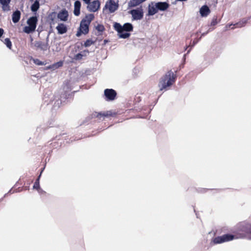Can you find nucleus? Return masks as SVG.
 <instances>
[{"label": "nucleus", "instance_id": "obj_1", "mask_svg": "<svg viewBox=\"0 0 251 251\" xmlns=\"http://www.w3.org/2000/svg\"><path fill=\"white\" fill-rule=\"evenodd\" d=\"M114 27L118 32L119 37L123 39L128 38L130 35L128 32L132 31L133 29L132 25L129 23H125L123 25L120 23H115Z\"/></svg>", "mask_w": 251, "mask_h": 251}, {"label": "nucleus", "instance_id": "obj_2", "mask_svg": "<svg viewBox=\"0 0 251 251\" xmlns=\"http://www.w3.org/2000/svg\"><path fill=\"white\" fill-rule=\"evenodd\" d=\"M176 75L171 71H168L165 75L162 76L159 83L160 90L162 91L167 87L171 86L175 81Z\"/></svg>", "mask_w": 251, "mask_h": 251}, {"label": "nucleus", "instance_id": "obj_3", "mask_svg": "<svg viewBox=\"0 0 251 251\" xmlns=\"http://www.w3.org/2000/svg\"><path fill=\"white\" fill-rule=\"evenodd\" d=\"M94 19L93 14L86 15L80 22V26L76 36L79 37L82 34H86L89 32V25L91 21Z\"/></svg>", "mask_w": 251, "mask_h": 251}, {"label": "nucleus", "instance_id": "obj_4", "mask_svg": "<svg viewBox=\"0 0 251 251\" xmlns=\"http://www.w3.org/2000/svg\"><path fill=\"white\" fill-rule=\"evenodd\" d=\"M235 235L231 234H226L222 236L215 237L213 239L212 242L214 244H221L224 242L232 241L234 239H237Z\"/></svg>", "mask_w": 251, "mask_h": 251}, {"label": "nucleus", "instance_id": "obj_5", "mask_svg": "<svg viewBox=\"0 0 251 251\" xmlns=\"http://www.w3.org/2000/svg\"><path fill=\"white\" fill-rule=\"evenodd\" d=\"M119 7V0L115 1L114 0H108L103 8V11L105 9L108 10L109 13H113L117 11Z\"/></svg>", "mask_w": 251, "mask_h": 251}, {"label": "nucleus", "instance_id": "obj_6", "mask_svg": "<svg viewBox=\"0 0 251 251\" xmlns=\"http://www.w3.org/2000/svg\"><path fill=\"white\" fill-rule=\"evenodd\" d=\"M69 95L66 92L61 94L60 95L56 94L54 96V99L52 101H55L53 104L54 108H59L62 103L65 102L66 100L69 98Z\"/></svg>", "mask_w": 251, "mask_h": 251}, {"label": "nucleus", "instance_id": "obj_7", "mask_svg": "<svg viewBox=\"0 0 251 251\" xmlns=\"http://www.w3.org/2000/svg\"><path fill=\"white\" fill-rule=\"evenodd\" d=\"M49 36V35L48 34L46 38L45 43L40 41H36L32 43L34 47L36 48V50L39 49L42 51H46L47 50L49 49L50 47L48 43Z\"/></svg>", "mask_w": 251, "mask_h": 251}, {"label": "nucleus", "instance_id": "obj_8", "mask_svg": "<svg viewBox=\"0 0 251 251\" xmlns=\"http://www.w3.org/2000/svg\"><path fill=\"white\" fill-rule=\"evenodd\" d=\"M133 20H140L143 18L144 12L142 7L132 9L129 11Z\"/></svg>", "mask_w": 251, "mask_h": 251}, {"label": "nucleus", "instance_id": "obj_9", "mask_svg": "<svg viewBox=\"0 0 251 251\" xmlns=\"http://www.w3.org/2000/svg\"><path fill=\"white\" fill-rule=\"evenodd\" d=\"M104 95L106 101H112L115 99L117 92L113 89H106L104 91Z\"/></svg>", "mask_w": 251, "mask_h": 251}, {"label": "nucleus", "instance_id": "obj_10", "mask_svg": "<svg viewBox=\"0 0 251 251\" xmlns=\"http://www.w3.org/2000/svg\"><path fill=\"white\" fill-rule=\"evenodd\" d=\"M100 4V2L99 0H94L88 4L87 9L90 12H95L99 9Z\"/></svg>", "mask_w": 251, "mask_h": 251}, {"label": "nucleus", "instance_id": "obj_11", "mask_svg": "<svg viewBox=\"0 0 251 251\" xmlns=\"http://www.w3.org/2000/svg\"><path fill=\"white\" fill-rule=\"evenodd\" d=\"M157 11H165L169 7V4L167 2H157L155 3Z\"/></svg>", "mask_w": 251, "mask_h": 251}, {"label": "nucleus", "instance_id": "obj_12", "mask_svg": "<svg viewBox=\"0 0 251 251\" xmlns=\"http://www.w3.org/2000/svg\"><path fill=\"white\" fill-rule=\"evenodd\" d=\"M11 0H0V4L1 5V9L4 12L10 10L9 4Z\"/></svg>", "mask_w": 251, "mask_h": 251}, {"label": "nucleus", "instance_id": "obj_13", "mask_svg": "<svg viewBox=\"0 0 251 251\" xmlns=\"http://www.w3.org/2000/svg\"><path fill=\"white\" fill-rule=\"evenodd\" d=\"M68 16L69 15L67 10L65 9H63L58 13L57 17L61 21L65 22L67 21Z\"/></svg>", "mask_w": 251, "mask_h": 251}, {"label": "nucleus", "instance_id": "obj_14", "mask_svg": "<svg viewBox=\"0 0 251 251\" xmlns=\"http://www.w3.org/2000/svg\"><path fill=\"white\" fill-rule=\"evenodd\" d=\"M96 116L100 119V120H101V118L103 119L105 117L108 118L110 116H112L113 115H115L116 114L112 113L111 111H107L106 112H100V113H96Z\"/></svg>", "mask_w": 251, "mask_h": 251}, {"label": "nucleus", "instance_id": "obj_15", "mask_svg": "<svg viewBox=\"0 0 251 251\" xmlns=\"http://www.w3.org/2000/svg\"><path fill=\"white\" fill-rule=\"evenodd\" d=\"M210 13V10L206 5H203L200 9V13L202 17H206Z\"/></svg>", "mask_w": 251, "mask_h": 251}, {"label": "nucleus", "instance_id": "obj_16", "mask_svg": "<svg viewBox=\"0 0 251 251\" xmlns=\"http://www.w3.org/2000/svg\"><path fill=\"white\" fill-rule=\"evenodd\" d=\"M56 28L59 34H63L67 31V26L63 23L59 24Z\"/></svg>", "mask_w": 251, "mask_h": 251}, {"label": "nucleus", "instance_id": "obj_17", "mask_svg": "<svg viewBox=\"0 0 251 251\" xmlns=\"http://www.w3.org/2000/svg\"><path fill=\"white\" fill-rule=\"evenodd\" d=\"M80 7H81L80 1L78 0H76L74 3V14L75 16H78L79 15Z\"/></svg>", "mask_w": 251, "mask_h": 251}, {"label": "nucleus", "instance_id": "obj_18", "mask_svg": "<svg viewBox=\"0 0 251 251\" xmlns=\"http://www.w3.org/2000/svg\"><path fill=\"white\" fill-rule=\"evenodd\" d=\"M251 17L248 18H243L239 22L234 24L235 28H241L245 26L246 24L248 23V21L250 19Z\"/></svg>", "mask_w": 251, "mask_h": 251}, {"label": "nucleus", "instance_id": "obj_19", "mask_svg": "<svg viewBox=\"0 0 251 251\" xmlns=\"http://www.w3.org/2000/svg\"><path fill=\"white\" fill-rule=\"evenodd\" d=\"M38 19L36 16H32L30 17L27 21L28 25L31 26L36 28Z\"/></svg>", "mask_w": 251, "mask_h": 251}, {"label": "nucleus", "instance_id": "obj_20", "mask_svg": "<svg viewBox=\"0 0 251 251\" xmlns=\"http://www.w3.org/2000/svg\"><path fill=\"white\" fill-rule=\"evenodd\" d=\"M20 18L21 12L19 10H16L13 13L12 19L14 23H17L19 21Z\"/></svg>", "mask_w": 251, "mask_h": 251}, {"label": "nucleus", "instance_id": "obj_21", "mask_svg": "<svg viewBox=\"0 0 251 251\" xmlns=\"http://www.w3.org/2000/svg\"><path fill=\"white\" fill-rule=\"evenodd\" d=\"M158 12L156 4L154 5L151 6L149 4L148 6V16H152Z\"/></svg>", "mask_w": 251, "mask_h": 251}, {"label": "nucleus", "instance_id": "obj_22", "mask_svg": "<svg viewBox=\"0 0 251 251\" xmlns=\"http://www.w3.org/2000/svg\"><path fill=\"white\" fill-rule=\"evenodd\" d=\"M63 62L62 61H58L56 63H55L50 66H49L48 68V69H52L53 70H54L55 69H57L63 66Z\"/></svg>", "mask_w": 251, "mask_h": 251}, {"label": "nucleus", "instance_id": "obj_23", "mask_svg": "<svg viewBox=\"0 0 251 251\" xmlns=\"http://www.w3.org/2000/svg\"><path fill=\"white\" fill-rule=\"evenodd\" d=\"M40 7L39 1L35 0L31 6V10L33 12H36Z\"/></svg>", "mask_w": 251, "mask_h": 251}, {"label": "nucleus", "instance_id": "obj_24", "mask_svg": "<svg viewBox=\"0 0 251 251\" xmlns=\"http://www.w3.org/2000/svg\"><path fill=\"white\" fill-rule=\"evenodd\" d=\"M201 37H200L199 38H195L192 43H191V44L189 46H186V48H185V50H186L189 47H190V49L188 50L187 51V53H188L190 52L191 50L192 49V48L193 47H194L198 43V42L201 40Z\"/></svg>", "mask_w": 251, "mask_h": 251}, {"label": "nucleus", "instance_id": "obj_25", "mask_svg": "<svg viewBox=\"0 0 251 251\" xmlns=\"http://www.w3.org/2000/svg\"><path fill=\"white\" fill-rule=\"evenodd\" d=\"M35 29V27L30 25L25 26L24 28V31L26 33L29 34L34 32Z\"/></svg>", "mask_w": 251, "mask_h": 251}, {"label": "nucleus", "instance_id": "obj_26", "mask_svg": "<svg viewBox=\"0 0 251 251\" xmlns=\"http://www.w3.org/2000/svg\"><path fill=\"white\" fill-rule=\"evenodd\" d=\"M3 43L6 46V47L11 49L12 47V43L9 38H5L4 41H3Z\"/></svg>", "mask_w": 251, "mask_h": 251}, {"label": "nucleus", "instance_id": "obj_27", "mask_svg": "<svg viewBox=\"0 0 251 251\" xmlns=\"http://www.w3.org/2000/svg\"><path fill=\"white\" fill-rule=\"evenodd\" d=\"M95 43L94 41H92L91 39H87L84 43V46L85 47H88L94 44Z\"/></svg>", "mask_w": 251, "mask_h": 251}, {"label": "nucleus", "instance_id": "obj_28", "mask_svg": "<svg viewBox=\"0 0 251 251\" xmlns=\"http://www.w3.org/2000/svg\"><path fill=\"white\" fill-rule=\"evenodd\" d=\"M96 29L99 32H102L104 30V27L102 25L98 24L96 26Z\"/></svg>", "mask_w": 251, "mask_h": 251}, {"label": "nucleus", "instance_id": "obj_29", "mask_svg": "<svg viewBox=\"0 0 251 251\" xmlns=\"http://www.w3.org/2000/svg\"><path fill=\"white\" fill-rule=\"evenodd\" d=\"M244 231L247 233L251 234V225H246L245 229Z\"/></svg>", "mask_w": 251, "mask_h": 251}, {"label": "nucleus", "instance_id": "obj_30", "mask_svg": "<svg viewBox=\"0 0 251 251\" xmlns=\"http://www.w3.org/2000/svg\"><path fill=\"white\" fill-rule=\"evenodd\" d=\"M218 23V21L217 20V17L216 16H214L211 22L210 25L211 26H214L216 25H217Z\"/></svg>", "mask_w": 251, "mask_h": 251}, {"label": "nucleus", "instance_id": "obj_31", "mask_svg": "<svg viewBox=\"0 0 251 251\" xmlns=\"http://www.w3.org/2000/svg\"><path fill=\"white\" fill-rule=\"evenodd\" d=\"M33 189H36L37 191L40 188V183L39 182H38V180H36L33 186Z\"/></svg>", "mask_w": 251, "mask_h": 251}, {"label": "nucleus", "instance_id": "obj_32", "mask_svg": "<svg viewBox=\"0 0 251 251\" xmlns=\"http://www.w3.org/2000/svg\"><path fill=\"white\" fill-rule=\"evenodd\" d=\"M84 55L81 53H78L75 56V59L76 60H80L82 59Z\"/></svg>", "mask_w": 251, "mask_h": 251}, {"label": "nucleus", "instance_id": "obj_33", "mask_svg": "<svg viewBox=\"0 0 251 251\" xmlns=\"http://www.w3.org/2000/svg\"><path fill=\"white\" fill-rule=\"evenodd\" d=\"M34 62L35 64H36L37 65H43L44 64V63L43 62H42L41 61H40V60H39L38 59H34Z\"/></svg>", "mask_w": 251, "mask_h": 251}, {"label": "nucleus", "instance_id": "obj_34", "mask_svg": "<svg viewBox=\"0 0 251 251\" xmlns=\"http://www.w3.org/2000/svg\"><path fill=\"white\" fill-rule=\"evenodd\" d=\"M20 190H18V191H16V190H13V188L11 189L7 193L5 194L4 195V197H5L8 194H13L14 193H16V192H20Z\"/></svg>", "mask_w": 251, "mask_h": 251}, {"label": "nucleus", "instance_id": "obj_35", "mask_svg": "<svg viewBox=\"0 0 251 251\" xmlns=\"http://www.w3.org/2000/svg\"><path fill=\"white\" fill-rule=\"evenodd\" d=\"M231 26H232V27H231V29H233L235 28V26H234V24H228L226 25V29H227L228 28H229Z\"/></svg>", "mask_w": 251, "mask_h": 251}, {"label": "nucleus", "instance_id": "obj_36", "mask_svg": "<svg viewBox=\"0 0 251 251\" xmlns=\"http://www.w3.org/2000/svg\"><path fill=\"white\" fill-rule=\"evenodd\" d=\"M38 193L40 194H45L46 193V192L44 191L43 190H42V189L40 188L38 190Z\"/></svg>", "mask_w": 251, "mask_h": 251}, {"label": "nucleus", "instance_id": "obj_37", "mask_svg": "<svg viewBox=\"0 0 251 251\" xmlns=\"http://www.w3.org/2000/svg\"><path fill=\"white\" fill-rule=\"evenodd\" d=\"M3 33H4V30L2 28H0V38L2 36Z\"/></svg>", "mask_w": 251, "mask_h": 251}, {"label": "nucleus", "instance_id": "obj_38", "mask_svg": "<svg viewBox=\"0 0 251 251\" xmlns=\"http://www.w3.org/2000/svg\"><path fill=\"white\" fill-rule=\"evenodd\" d=\"M81 53L84 55V56L86 55L87 53H89V51L88 50H85L81 52Z\"/></svg>", "mask_w": 251, "mask_h": 251}, {"label": "nucleus", "instance_id": "obj_39", "mask_svg": "<svg viewBox=\"0 0 251 251\" xmlns=\"http://www.w3.org/2000/svg\"><path fill=\"white\" fill-rule=\"evenodd\" d=\"M86 4L90 3L91 0H82Z\"/></svg>", "mask_w": 251, "mask_h": 251}, {"label": "nucleus", "instance_id": "obj_40", "mask_svg": "<svg viewBox=\"0 0 251 251\" xmlns=\"http://www.w3.org/2000/svg\"><path fill=\"white\" fill-rule=\"evenodd\" d=\"M41 174H40V175L38 176V177H37V178L36 179V180H38V182H39V180H40V177H41Z\"/></svg>", "mask_w": 251, "mask_h": 251}, {"label": "nucleus", "instance_id": "obj_41", "mask_svg": "<svg viewBox=\"0 0 251 251\" xmlns=\"http://www.w3.org/2000/svg\"><path fill=\"white\" fill-rule=\"evenodd\" d=\"M207 33V32L202 33L201 37L205 36V35H206Z\"/></svg>", "mask_w": 251, "mask_h": 251}, {"label": "nucleus", "instance_id": "obj_42", "mask_svg": "<svg viewBox=\"0 0 251 251\" xmlns=\"http://www.w3.org/2000/svg\"><path fill=\"white\" fill-rule=\"evenodd\" d=\"M201 192H206V189H201Z\"/></svg>", "mask_w": 251, "mask_h": 251}, {"label": "nucleus", "instance_id": "obj_43", "mask_svg": "<svg viewBox=\"0 0 251 251\" xmlns=\"http://www.w3.org/2000/svg\"><path fill=\"white\" fill-rule=\"evenodd\" d=\"M107 42H108V41H107V40H104V44H105Z\"/></svg>", "mask_w": 251, "mask_h": 251}, {"label": "nucleus", "instance_id": "obj_44", "mask_svg": "<svg viewBox=\"0 0 251 251\" xmlns=\"http://www.w3.org/2000/svg\"><path fill=\"white\" fill-rule=\"evenodd\" d=\"M186 55V54H184V56H183V59H184V60H185V59Z\"/></svg>", "mask_w": 251, "mask_h": 251}, {"label": "nucleus", "instance_id": "obj_45", "mask_svg": "<svg viewBox=\"0 0 251 251\" xmlns=\"http://www.w3.org/2000/svg\"><path fill=\"white\" fill-rule=\"evenodd\" d=\"M4 198V197H3V198H1V199H0V201H1L3 200V198Z\"/></svg>", "mask_w": 251, "mask_h": 251}, {"label": "nucleus", "instance_id": "obj_46", "mask_svg": "<svg viewBox=\"0 0 251 251\" xmlns=\"http://www.w3.org/2000/svg\"><path fill=\"white\" fill-rule=\"evenodd\" d=\"M46 95L44 96V100L46 101L47 100H46Z\"/></svg>", "mask_w": 251, "mask_h": 251}, {"label": "nucleus", "instance_id": "obj_47", "mask_svg": "<svg viewBox=\"0 0 251 251\" xmlns=\"http://www.w3.org/2000/svg\"><path fill=\"white\" fill-rule=\"evenodd\" d=\"M44 169V168H43V169H42L41 172V173H40L41 174H42V172H43V171Z\"/></svg>", "mask_w": 251, "mask_h": 251}, {"label": "nucleus", "instance_id": "obj_48", "mask_svg": "<svg viewBox=\"0 0 251 251\" xmlns=\"http://www.w3.org/2000/svg\"><path fill=\"white\" fill-rule=\"evenodd\" d=\"M244 236H244V235H242V236H241V238H243V237H244Z\"/></svg>", "mask_w": 251, "mask_h": 251}, {"label": "nucleus", "instance_id": "obj_49", "mask_svg": "<svg viewBox=\"0 0 251 251\" xmlns=\"http://www.w3.org/2000/svg\"><path fill=\"white\" fill-rule=\"evenodd\" d=\"M198 32H197L196 33H195V35H197L198 34Z\"/></svg>", "mask_w": 251, "mask_h": 251}, {"label": "nucleus", "instance_id": "obj_50", "mask_svg": "<svg viewBox=\"0 0 251 251\" xmlns=\"http://www.w3.org/2000/svg\"><path fill=\"white\" fill-rule=\"evenodd\" d=\"M31 41H33V39L32 38H31Z\"/></svg>", "mask_w": 251, "mask_h": 251}]
</instances>
